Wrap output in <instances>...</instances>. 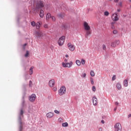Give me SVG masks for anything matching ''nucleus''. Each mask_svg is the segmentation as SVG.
<instances>
[{"mask_svg": "<svg viewBox=\"0 0 131 131\" xmlns=\"http://www.w3.org/2000/svg\"><path fill=\"white\" fill-rule=\"evenodd\" d=\"M24 111L21 108L18 116V131L23 130V122H22V119L24 117Z\"/></svg>", "mask_w": 131, "mask_h": 131, "instance_id": "obj_1", "label": "nucleus"}, {"mask_svg": "<svg viewBox=\"0 0 131 131\" xmlns=\"http://www.w3.org/2000/svg\"><path fill=\"white\" fill-rule=\"evenodd\" d=\"M84 28L86 30L85 37L86 38H89V36L91 34V27L89 25V24L86 21L84 22L83 24Z\"/></svg>", "mask_w": 131, "mask_h": 131, "instance_id": "obj_2", "label": "nucleus"}, {"mask_svg": "<svg viewBox=\"0 0 131 131\" xmlns=\"http://www.w3.org/2000/svg\"><path fill=\"white\" fill-rule=\"evenodd\" d=\"M45 7V3L41 1H38L36 3V10H39L42 9Z\"/></svg>", "mask_w": 131, "mask_h": 131, "instance_id": "obj_3", "label": "nucleus"}, {"mask_svg": "<svg viewBox=\"0 0 131 131\" xmlns=\"http://www.w3.org/2000/svg\"><path fill=\"white\" fill-rule=\"evenodd\" d=\"M64 40H65V36H62L59 38L58 41V45L59 46V47H62V46L63 45H64Z\"/></svg>", "mask_w": 131, "mask_h": 131, "instance_id": "obj_4", "label": "nucleus"}, {"mask_svg": "<svg viewBox=\"0 0 131 131\" xmlns=\"http://www.w3.org/2000/svg\"><path fill=\"white\" fill-rule=\"evenodd\" d=\"M115 131H121L122 127H121V124L119 123H117L114 125Z\"/></svg>", "mask_w": 131, "mask_h": 131, "instance_id": "obj_5", "label": "nucleus"}, {"mask_svg": "<svg viewBox=\"0 0 131 131\" xmlns=\"http://www.w3.org/2000/svg\"><path fill=\"white\" fill-rule=\"evenodd\" d=\"M58 93L60 96H62L63 94H65L66 93V87H65V86H61L59 90Z\"/></svg>", "mask_w": 131, "mask_h": 131, "instance_id": "obj_6", "label": "nucleus"}, {"mask_svg": "<svg viewBox=\"0 0 131 131\" xmlns=\"http://www.w3.org/2000/svg\"><path fill=\"white\" fill-rule=\"evenodd\" d=\"M73 64V62L72 61H70V62H62V67L67 68L68 67V68L71 67L72 66V64Z\"/></svg>", "mask_w": 131, "mask_h": 131, "instance_id": "obj_7", "label": "nucleus"}, {"mask_svg": "<svg viewBox=\"0 0 131 131\" xmlns=\"http://www.w3.org/2000/svg\"><path fill=\"white\" fill-rule=\"evenodd\" d=\"M68 47L70 51H73L75 49V46H74L73 45H72L71 43H69L68 44Z\"/></svg>", "mask_w": 131, "mask_h": 131, "instance_id": "obj_8", "label": "nucleus"}, {"mask_svg": "<svg viewBox=\"0 0 131 131\" xmlns=\"http://www.w3.org/2000/svg\"><path fill=\"white\" fill-rule=\"evenodd\" d=\"M36 98V95L35 94H33L31 96L29 97V100L30 101V102H34V101H35V98Z\"/></svg>", "mask_w": 131, "mask_h": 131, "instance_id": "obj_9", "label": "nucleus"}, {"mask_svg": "<svg viewBox=\"0 0 131 131\" xmlns=\"http://www.w3.org/2000/svg\"><path fill=\"white\" fill-rule=\"evenodd\" d=\"M112 19H114V20L116 21H118L119 20V18H118V14L117 13H116L115 14H113L112 16Z\"/></svg>", "mask_w": 131, "mask_h": 131, "instance_id": "obj_10", "label": "nucleus"}, {"mask_svg": "<svg viewBox=\"0 0 131 131\" xmlns=\"http://www.w3.org/2000/svg\"><path fill=\"white\" fill-rule=\"evenodd\" d=\"M93 103L94 106L98 105V99L96 98V96H93L92 98Z\"/></svg>", "mask_w": 131, "mask_h": 131, "instance_id": "obj_11", "label": "nucleus"}, {"mask_svg": "<svg viewBox=\"0 0 131 131\" xmlns=\"http://www.w3.org/2000/svg\"><path fill=\"white\" fill-rule=\"evenodd\" d=\"M36 36L37 38H40L41 36H42V35L41 34V33L39 31H36Z\"/></svg>", "mask_w": 131, "mask_h": 131, "instance_id": "obj_12", "label": "nucleus"}, {"mask_svg": "<svg viewBox=\"0 0 131 131\" xmlns=\"http://www.w3.org/2000/svg\"><path fill=\"white\" fill-rule=\"evenodd\" d=\"M49 86H51V88L54 86V85H55V80H51L50 81H49Z\"/></svg>", "mask_w": 131, "mask_h": 131, "instance_id": "obj_13", "label": "nucleus"}, {"mask_svg": "<svg viewBox=\"0 0 131 131\" xmlns=\"http://www.w3.org/2000/svg\"><path fill=\"white\" fill-rule=\"evenodd\" d=\"M46 116L48 118H52L54 116V113H48L47 114Z\"/></svg>", "mask_w": 131, "mask_h": 131, "instance_id": "obj_14", "label": "nucleus"}, {"mask_svg": "<svg viewBox=\"0 0 131 131\" xmlns=\"http://www.w3.org/2000/svg\"><path fill=\"white\" fill-rule=\"evenodd\" d=\"M116 87L118 90H121V84L120 83H117L116 84Z\"/></svg>", "mask_w": 131, "mask_h": 131, "instance_id": "obj_15", "label": "nucleus"}, {"mask_svg": "<svg viewBox=\"0 0 131 131\" xmlns=\"http://www.w3.org/2000/svg\"><path fill=\"white\" fill-rule=\"evenodd\" d=\"M50 18H52V16L51 15V13H47L46 15V19L48 20L50 19Z\"/></svg>", "mask_w": 131, "mask_h": 131, "instance_id": "obj_16", "label": "nucleus"}, {"mask_svg": "<svg viewBox=\"0 0 131 131\" xmlns=\"http://www.w3.org/2000/svg\"><path fill=\"white\" fill-rule=\"evenodd\" d=\"M123 84L124 86H127V85H128V81H127V80L125 79L124 80Z\"/></svg>", "mask_w": 131, "mask_h": 131, "instance_id": "obj_17", "label": "nucleus"}, {"mask_svg": "<svg viewBox=\"0 0 131 131\" xmlns=\"http://www.w3.org/2000/svg\"><path fill=\"white\" fill-rule=\"evenodd\" d=\"M39 16L40 18H42L43 17V10L42 9L40 11Z\"/></svg>", "mask_w": 131, "mask_h": 131, "instance_id": "obj_18", "label": "nucleus"}, {"mask_svg": "<svg viewBox=\"0 0 131 131\" xmlns=\"http://www.w3.org/2000/svg\"><path fill=\"white\" fill-rule=\"evenodd\" d=\"M40 27V23L37 22L36 25V28H37V29H39Z\"/></svg>", "mask_w": 131, "mask_h": 131, "instance_id": "obj_19", "label": "nucleus"}, {"mask_svg": "<svg viewBox=\"0 0 131 131\" xmlns=\"http://www.w3.org/2000/svg\"><path fill=\"white\" fill-rule=\"evenodd\" d=\"M62 126H63V127H67V126H68V123L67 122L63 123L62 124Z\"/></svg>", "mask_w": 131, "mask_h": 131, "instance_id": "obj_20", "label": "nucleus"}, {"mask_svg": "<svg viewBox=\"0 0 131 131\" xmlns=\"http://www.w3.org/2000/svg\"><path fill=\"white\" fill-rule=\"evenodd\" d=\"M29 73L30 75H31L32 73H33V68L32 67H31L29 70Z\"/></svg>", "mask_w": 131, "mask_h": 131, "instance_id": "obj_21", "label": "nucleus"}, {"mask_svg": "<svg viewBox=\"0 0 131 131\" xmlns=\"http://www.w3.org/2000/svg\"><path fill=\"white\" fill-rule=\"evenodd\" d=\"M76 64L78 66H80V64H81V62L79 60H76Z\"/></svg>", "mask_w": 131, "mask_h": 131, "instance_id": "obj_22", "label": "nucleus"}, {"mask_svg": "<svg viewBox=\"0 0 131 131\" xmlns=\"http://www.w3.org/2000/svg\"><path fill=\"white\" fill-rule=\"evenodd\" d=\"M57 16L58 18H63L64 17V15L62 14V13H59L58 15H57Z\"/></svg>", "mask_w": 131, "mask_h": 131, "instance_id": "obj_23", "label": "nucleus"}, {"mask_svg": "<svg viewBox=\"0 0 131 131\" xmlns=\"http://www.w3.org/2000/svg\"><path fill=\"white\" fill-rule=\"evenodd\" d=\"M28 56H29V52L28 51V50H27L26 53L25 54V57H26V58H27V57H28Z\"/></svg>", "mask_w": 131, "mask_h": 131, "instance_id": "obj_24", "label": "nucleus"}, {"mask_svg": "<svg viewBox=\"0 0 131 131\" xmlns=\"http://www.w3.org/2000/svg\"><path fill=\"white\" fill-rule=\"evenodd\" d=\"M111 47H112L113 48H115V47H116V43H115V42H112Z\"/></svg>", "mask_w": 131, "mask_h": 131, "instance_id": "obj_25", "label": "nucleus"}, {"mask_svg": "<svg viewBox=\"0 0 131 131\" xmlns=\"http://www.w3.org/2000/svg\"><path fill=\"white\" fill-rule=\"evenodd\" d=\"M81 64H82V65H84V64H85V60H84V59H81Z\"/></svg>", "mask_w": 131, "mask_h": 131, "instance_id": "obj_26", "label": "nucleus"}, {"mask_svg": "<svg viewBox=\"0 0 131 131\" xmlns=\"http://www.w3.org/2000/svg\"><path fill=\"white\" fill-rule=\"evenodd\" d=\"M90 75H91V76H95V73L94 72V71H91L90 72Z\"/></svg>", "mask_w": 131, "mask_h": 131, "instance_id": "obj_27", "label": "nucleus"}, {"mask_svg": "<svg viewBox=\"0 0 131 131\" xmlns=\"http://www.w3.org/2000/svg\"><path fill=\"white\" fill-rule=\"evenodd\" d=\"M81 77H83V78H85V77H86V73L82 74Z\"/></svg>", "mask_w": 131, "mask_h": 131, "instance_id": "obj_28", "label": "nucleus"}, {"mask_svg": "<svg viewBox=\"0 0 131 131\" xmlns=\"http://www.w3.org/2000/svg\"><path fill=\"white\" fill-rule=\"evenodd\" d=\"M108 15H109V12L108 11L104 12V16H108Z\"/></svg>", "mask_w": 131, "mask_h": 131, "instance_id": "obj_29", "label": "nucleus"}, {"mask_svg": "<svg viewBox=\"0 0 131 131\" xmlns=\"http://www.w3.org/2000/svg\"><path fill=\"white\" fill-rule=\"evenodd\" d=\"M115 79H116V76L115 75H113V76L112 77V80L114 81L115 80Z\"/></svg>", "mask_w": 131, "mask_h": 131, "instance_id": "obj_30", "label": "nucleus"}, {"mask_svg": "<svg viewBox=\"0 0 131 131\" xmlns=\"http://www.w3.org/2000/svg\"><path fill=\"white\" fill-rule=\"evenodd\" d=\"M20 20V16L18 15L17 16V23L18 24H19V20Z\"/></svg>", "mask_w": 131, "mask_h": 131, "instance_id": "obj_31", "label": "nucleus"}, {"mask_svg": "<svg viewBox=\"0 0 131 131\" xmlns=\"http://www.w3.org/2000/svg\"><path fill=\"white\" fill-rule=\"evenodd\" d=\"M115 42L116 46H118V45H119V42H119V40H116V41H115Z\"/></svg>", "mask_w": 131, "mask_h": 131, "instance_id": "obj_32", "label": "nucleus"}, {"mask_svg": "<svg viewBox=\"0 0 131 131\" xmlns=\"http://www.w3.org/2000/svg\"><path fill=\"white\" fill-rule=\"evenodd\" d=\"M31 25H32V26H33V27L35 26V22H34V21H32V22L31 23Z\"/></svg>", "mask_w": 131, "mask_h": 131, "instance_id": "obj_33", "label": "nucleus"}, {"mask_svg": "<svg viewBox=\"0 0 131 131\" xmlns=\"http://www.w3.org/2000/svg\"><path fill=\"white\" fill-rule=\"evenodd\" d=\"M29 86L30 88H31V86H32V81H31V80H30L29 81Z\"/></svg>", "mask_w": 131, "mask_h": 131, "instance_id": "obj_34", "label": "nucleus"}, {"mask_svg": "<svg viewBox=\"0 0 131 131\" xmlns=\"http://www.w3.org/2000/svg\"><path fill=\"white\" fill-rule=\"evenodd\" d=\"M59 122H62L63 121V119H62V118H59L58 119Z\"/></svg>", "mask_w": 131, "mask_h": 131, "instance_id": "obj_35", "label": "nucleus"}, {"mask_svg": "<svg viewBox=\"0 0 131 131\" xmlns=\"http://www.w3.org/2000/svg\"><path fill=\"white\" fill-rule=\"evenodd\" d=\"M91 84H94V79H93V78H91Z\"/></svg>", "mask_w": 131, "mask_h": 131, "instance_id": "obj_36", "label": "nucleus"}, {"mask_svg": "<svg viewBox=\"0 0 131 131\" xmlns=\"http://www.w3.org/2000/svg\"><path fill=\"white\" fill-rule=\"evenodd\" d=\"M92 91L93 92H96V87L95 86H93V87H92Z\"/></svg>", "mask_w": 131, "mask_h": 131, "instance_id": "obj_37", "label": "nucleus"}, {"mask_svg": "<svg viewBox=\"0 0 131 131\" xmlns=\"http://www.w3.org/2000/svg\"><path fill=\"white\" fill-rule=\"evenodd\" d=\"M102 48H103V50H104V51H105V50H106V45H103Z\"/></svg>", "mask_w": 131, "mask_h": 131, "instance_id": "obj_38", "label": "nucleus"}, {"mask_svg": "<svg viewBox=\"0 0 131 131\" xmlns=\"http://www.w3.org/2000/svg\"><path fill=\"white\" fill-rule=\"evenodd\" d=\"M51 18H52V21H55L56 20V18H55V17L51 16Z\"/></svg>", "mask_w": 131, "mask_h": 131, "instance_id": "obj_39", "label": "nucleus"}, {"mask_svg": "<svg viewBox=\"0 0 131 131\" xmlns=\"http://www.w3.org/2000/svg\"><path fill=\"white\" fill-rule=\"evenodd\" d=\"M54 112L55 113H56V114H59L60 113V112H59L58 110H55Z\"/></svg>", "mask_w": 131, "mask_h": 131, "instance_id": "obj_40", "label": "nucleus"}, {"mask_svg": "<svg viewBox=\"0 0 131 131\" xmlns=\"http://www.w3.org/2000/svg\"><path fill=\"white\" fill-rule=\"evenodd\" d=\"M113 33L114 34H116L117 33V31L116 30H114L113 31Z\"/></svg>", "mask_w": 131, "mask_h": 131, "instance_id": "obj_41", "label": "nucleus"}, {"mask_svg": "<svg viewBox=\"0 0 131 131\" xmlns=\"http://www.w3.org/2000/svg\"><path fill=\"white\" fill-rule=\"evenodd\" d=\"M119 6L120 7H122V2H120L119 4Z\"/></svg>", "mask_w": 131, "mask_h": 131, "instance_id": "obj_42", "label": "nucleus"}, {"mask_svg": "<svg viewBox=\"0 0 131 131\" xmlns=\"http://www.w3.org/2000/svg\"><path fill=\"white\" fill-rule=\"evenodd\" d=\"M101 123H102V124H104V123H105V121H104V120H102L101 121Z\"/></svg>", "mask_w": 131, "mask_h": 131, "instance_id": "obj_43", "label": "nucleus"}, {"mask_svg": "<svg viewBox=\"0 0 131 131\" xmlns=\"http://www.w3.org/2000/svg\"><path fill=\"white\" fill-rule=\"evenodd\" d=\"M98 129H99V131H102L103 130V129L102 128V127H99Z\"/></svg>", "mask_w": 131, "mask_h": 131, "instance_id": "obj_44", "label": "nucleus"}, {"mask_svg": "<svg viewBox=\"0 0 131 131\" xmlns=\"http://www.w3.org/2000/svg\"><path fill=\"white\" fill-rule=\"evenodd\" d=\"M118 102H117V101H116V102H115V105H116V106H118Z\"/></svg>", "mask_w": 131, "mask_h": 131, "instance_id": "obj_45", "label": "nucleus"}, {"mask_svg": "<svg viewBox=\"0 0 131 131\" xmlns=\"http://www.w3.org/2000/svg\"><path fill=\"white\" fill-rule=\"evenodd\" d=\"M44 27L45 28H48V25H45Z\"/></svg>", "mask_w": 131, "mask_h": 131, "instance_id": "obj_46", "label": "nucleus"}, {"mask_svg": "<svg viewBox=\"0 0 131 131\" xmlns=\"http://www.w3.org/2000/svg\"><path fill=\"white\" fill-rule=\"evenodd\" d=\"M115 3H118L119 2V0H114Z\"/></svg>", "mask_w": 131, "mask_h": 131, "instance_id": "obj_47", "label": "nucleus"}, {"mask_svg": "<svg viewBox=\"0 0 131 131\" xmlns=\"http://www.w3.org/2000/svg\"><path fill=\"white\" fill-rule=\"evenodd\" d=\"M130 117H131V114L128 115V118H130Z\"/></svg>", "mask_w": 131, "mask_h": 131, "instance_id": "obj_48", "label": "nucleus"}, {"mask_svg": "<svg viewBox=\"0 0 131 131\" xmlns=\"http://www.w3.org/2000/svg\"><path fill=\"white\" fill-rule=\"evenodd\" d=\"M116 110H117V107H116L114 110V111H116Z\"/></svg>", "mask_w": 131, "mask_h": 131, "instance_id": "obj_49", "label": "nucleus"}, {"mask_svg": "<svg viewBox=\"0 0 131 131\" xmlns=\"http://www.w3.org/2000/svg\"><path fill=\"white\" fill-rule=\"evenodd\" d=\"M26 46H27V43H25V44L24 45L23 47H26Z\"/></svg>", "mask_w": 131, "mask_h": 131, "instance_id": "obj_50", "label": "nucleus"}, {"mask_svg": "<svg viewBox=\"0 0 131 131\" xmlns=\"http://www.w3.org/2000/svg\"><path fill=\"white\" fill-rule=\"evenodd\" d=\"M63 28H67V26L64 25V26H63Z\"/></svg>", "mask_w": 131, "mask_h": 131, "instance_id": "obj_51", "label": "nucleus"}, {"mask_svg": "<svg viewBox=\"0 0 131 131\" xmlns=\"http://www.w3.org/2000/svg\"><path fill=\"white\" fill-rule=\"evenodd\" d=\"M23 49L24 51H25V47L23 46Z\"/></svg>", "mask_w": 131, "mask_h": 131, "instance_id": "obj_52", "label": "nucleus"}, {"mask_svg": "<svg viewBox=\"0 0 131 131\" xmlns=\"http://www.w3.org/2000/svg\"><path fill=\"white\" fill-rule=\"evenodd\" d=\"M68 57H69V55H67V54L66 55V58H68Z\"/></svg>", "mask_w": 131, "mask_h": 131, "instance_id": "obj_53", "label": "nucleus"}, {"mask_svg": "<svg viewBox=\"0 0 131 131\" xmlns=\"http://www.w3.org/2000/svg\"><path fill=\"white\" fill-rule=\"evenodd\" d=\"M117 12H120V9H117Z\"/></svg>", "mask_w": 131, "mask_h": 131, "instance_id": "obj_54", "label": "nucleus"}, {"mask_svg": "<svg viewBox=\"0 0 131 131\" xmlns=\"http://www.w3.org/2000/svg\"><path fill=\"white\" fill-rule=\"evenodd\" d=\"M68 60L67 59H66L65 60H64V62H68Z\"/></svg>", "mask_w": 131, "mask_h": 131, "instance_id": "obj_55", "label": "nucleus"}, {"mask_svg": "<svg viewBox=\"0 0 131 131\" xmlns=\"http://www.w3.org/2000/svg\"><path fill=\"white\" fill-rule=\"evenodd\" d=\"M112 29H113V28H114V27L113 26L112 27Z\"/></svg>", "mask_w": 131, "mask_h": 131, "instance_id": "obj_56", "label": "nucleus"}, {"mask_svg": "<svg viewBox=\"0 0 131 131\" xmlns=\"http://www.w3.org/2000/svg\"><path fill=\"white\" fill-rule=\"evenodd\" d=\"M24 103H25V102H24V101L23 102V105H24Z\"/></svg>", "mask_w": 131, "mask_h": 131, "instance_id": "obj_57", "label": "nucleus"}, {"mask_svg": "<svg viewBox=\"0 0 131 131\" xmlns=\"http://www.w3.org/2000/svg\"><path fill=\"white\" fill-rule=\"evenodd\" d=\"M129 2H130V3H131V0H129Z\"/></svg>", "mask_w": 131, "mask_h": 131, "instance_id": "obj_58", "label": "nucleus"}, {"mask_svg": "<svg viewBox=\"0 0 131 131\" xmlns=\"http://www.w3.org/2000/svg\"><path fill=\"white\" fill-rule=\"evenodd\" d=\"M26 79H27V77L26 76Z\"/></svg>", "mask_w": 131, "mask_h": 131, "instance_id": "obj_59", "label": "nucleus"}, {"mask_svg": "<svg viewBox=\"0 0 131 131\" xmlns=\"http://www.w3.org/2000/svg\"><path fill=\"white\" fill-rule=\"evenodd\" d=\"M71 1H73V0H71Z\"/></svg>", "mask_w": 131, "mask_h": 131, "instance_id": "obj_60", "label": "nucleus"}]
</instances>
